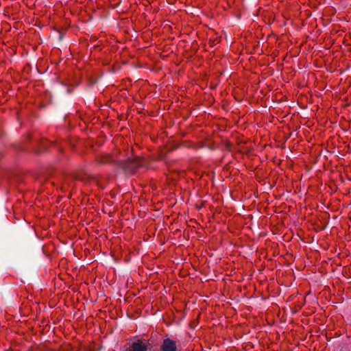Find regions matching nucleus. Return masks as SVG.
I'll return each instance as SVG.
<instances>
[{"label":"nucleus","instance_id":"7ed1b4c3","mask_svg":"<svg viewBox=\"0 0 351 351\" xmlns=\"http://www.w3.org/2000/svg\"><path fill=\"white\" fill-rule=\"evenodd\" d=\"M148 346L142 341L138 340L132 343L130 346L126 349V351H147Z\"/></svg>","mask_w":351,"mask_h":351},{"label":"nucleus","instance_id":"f257e3e1","mask_svg":"<svg viewBox=\"0 0 351 351\" xmlns=\"http://www.w3.org/2000/svg\"><path fill=\"white\" fill-rule=\"evenodd\" d=\"M116 165L121 169L125 174H132L141 169L147 168V162L144 159L135 157L124 160H119L116 162Z\"/></svg>","mask_w":351,"mask_h":351},{"label":"nucleus","instance_id":"39448f33","mask_svg":"<svg viewBox=\"0 0 351 351\" xmlns=\"http://www.w3.org/2000/svg\"><path fill=\"white\" fill-rule=\"evenodd\" d=\"M55 351H71V350L69 349V348H62V349H60L59 350H55Z\"/></svg>","mask_w":351,"mask_h":351},{"label":"nucleus","instance_id":"20e7f679","mask_svg":"<svg viewBox=\"0 0 351 351\" xmlns=\"http://www.w3.org/2000/svg\"><path fill=\"white\" fill-rule=\"evenodd\" d=\"M99 162H100L101 164H107V163H114V165H116V162L118 160H113L112 158V156L110 154H105V155H102L101 156H99L98 158H97Z\"/></svg>","mask_w":351,"mask_h":351},{"label":"nucleus","instance_id":"f03ea898","mask_svg":"<svg viewBox=\"0 0 351 351\" xmlns=\"http://www.w3.org/2000/svg\"><path fill=\"white\" fill-rule=\"evenodd\" d=\"M160 350V351H178V345L176 341L166 338L162 341Z\"/></svg>","mask_w":351,"mask_h":351}]
</instances>
